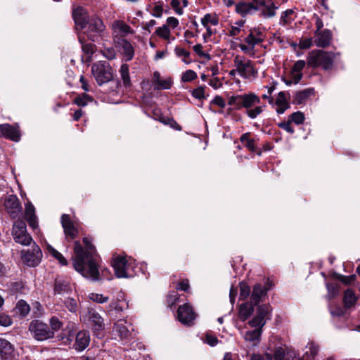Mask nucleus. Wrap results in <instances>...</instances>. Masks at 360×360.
Listing matches in <instances>:
<instances>
[{
  "mask_svg": "<svg viewBox=\"0 0 360 360\" xmlns=\"http://www.w3.org/2000/svg\"><path fill=\"white\" fill-rule=\"evenodd\" d=\"M83 242L86 250H85L80 243H75L74 252L75 258L74 267L83 276L91 278L93 281L99 279V271L96 262L93 258L92 254L96 251L95 247L91 244L88 238H84Z\"/></svg>",
  "mask_w": 360,
  "mask_h": 360,
  "instance_id": "1",
  "label": "nucleus"
},
{
  "mask_svg": "<svg viewBox=\"0 0 360 360\" xmlns=\"http://www.w3.org/2000/svg\"><path fill=\"white\" fill-rule=\"evenodd\" d=\"M229 105H234L237 110L244 108L246 115L251 119H255L260 115L265 108V105H260L259 97L254 93L231 96L229 98Z\"/></svg>",
  "mask_w": 360,
  "mask_h": 360,
  "instance_id": "2",
  "label": "nucleus"
},
{
  "mask_svg": "<svg viewBox=\"0 0 360 360\" xmlns=\"http://www.w3.org/2000/svg\"><path fill=\"white\" fill-rule=\"evenodd\" d=\"M338 53L323 50H314L309 53L307 65L312 68L322 67L325 70H331Z\"/></svg>",
  "mask_w": 360,
  "mask_h": 360,
  "instance_id": "3",
  "label": "nucleus"
},
{
  "mask_svg": "<svg viewBox=\"0 0 360 360\" xmlns=\"http://www.w3.org/2000/svg\"><path fill=\"white\" fill-rule=\"evenodd\" d=\"M28 330L32 338L37 341L42 342L53 338V331L42 321L32 320L29 324Z\"/></svg>",
  "mask_w": 360,
  "mask_h": 360,
  "instance_id": "4",
  "label": "nucleus"
},
{
  "mask_svg": "<svg viewBox=\"0 0 360 360\" xmlns=\"http://www.w3.org/2000/svg\"><path fill=\"white\" fill-rule=\"evenodd\" d=\"M84 30V34L87 38L91 41L96 42L102 39L105 31V25L100 18L92 16L89 19Z\"/></svg>",
  "mask_w": 360,
  "mask_h": 360,
  "instance_id": "5",
  "label": "nucleus"
},
{
  "mask_svg": "<svg viewBox=\"0 0 360 360\" xmlns=\"http://www.w3.org/2000/svg\"><path fill=\"white\" fill-rule=\"evenodd\" d=\"M255 314L248 321V324L253 328H262L268 320L271 318L272 308L269 304H263L257 305Z\"/></svg>",
  "mask_w": 360,
  "mask_h": 360,
  "instance_id": "6",
  "label": "nucleus"
},
{
  "mask_svg": "<svg viewBox=\"0 0 360 360\" xmlns=\"http://www.w3.org/2000/svg\"><path fill=\"white\" fill-rule=\"evenodd\" d=\"M91 72L98 85L110 82L113 77L112 68L105 62L93 64Z\"/></svg>",
  "mask_w": 360,
  "mask_h": 360,
  "instance_id": "7",
  "label": "nucleus"
},
{
  "mask_svg": "<svg viewBox=\"0 0 360 360\" xmlns=\"http://www.w3.org/2000/svg\"><path fill=\"white\" fill-rule=\"evenodd\" d=\"M237 72L243 78L256 77L257 70L254 68L252 62L244 57L236 56L233 60Z\"/></svg>",
  "mask_w": 360,
  "mask_h": 360,
  "instance_id": "8",
  "label": "nucleus"
},
{
  "mask_svg": "<svg viewBox=\"0 0 360 360\" xmlns=\"http://www.w3.org/2000/svg\"><path fill=\"white\" fill-rule=\"evenodd\" d=\"M12 233L16 243L23 245L31 243L32 238L27 232L25 222L22 220L16 221L13 226Z\"/></svg>",
  "mask_w": 360,
  "mask_h": 360,
  "instance_id": "9",
  "label": "nucleus"
},
{
  "mask_svg": "<svg viewBox=\"0 0 360 360\" xmlns=\"http://www.w3.org/2000/svg\"><path fill=\"white\" fill-rule=\"evenodd\" d=\"M176 317L179 322L185 326L193 325L194 321L196 318L193 307L188 303L180 305L176 312Z\"/></svg>",
  "mask_w": 360,
  "mask_h": 360,
  "instance_id": "10",
  "label": "nucleus"
},
{
  "mask_svg": "<svg viewBox=\"0 0 360 360\" xmlns=\"http://www.w3.org/2000/svg\"><path fill=\"white\" fill-rule=\"evenodd\" d=\"M4 205L11 218H18L22 211L21 204L15 195H8L5 197Z\"/></svg>",
  "mask_w": 360,
  "mask_h": 360,
  "instance_id": "11",
  "label": "nucleus"
},
{
  "mask_svg": "<svg viewBox=\"0 0 360 360\" xmlns=\"http://www.w3.org/2000/svg\"><path fill=\"white\" fill-rule=\"evenodd\" d=\"M112 35L114 41L125 39L124 37L128 34H132L133 30L127 24L122 20H115L112 23Z\"/></svg>",
  "mask_w": 360,
  "mask_h": 360,
  "instance_id": "12",
  "label": "nucleus"
},
{
  "mask_svg": "<svg viewBox=\"0 0 360 360\" xmlns=\"http://www.w3.org/2000/svg\"><path fill=\"white\" fill-rule=\"evenodd\" d=\"M42 252L38 245L32 246L22 255V261L29 266H37L41 262Z\"/></svg>",
  "mask_w": 360,
  "mask_h": 360,
  "instance_id": "13",
  "label": "nucleus"
},
{
  "mask_svg": "<svg viewBox=\"0 0 360 360\" xmlns=\"http://www.w3.org/2000/svg\"><path fill=\"white\" fill-rule=\"evenodd\" d=\"M127 261L124 257L117 256L113 260V268L115 275L118 278H127Z\"/></svg>",
  "mask_w": 360,
  "mask_h": 360,
  "instance_id": "14",
  "label": "nucleus"
},
{
  "mask_svg": "<svg viewBox=\"0 0 360 360\" xmlns=\"http://www.w3.org/2000/svg\"><path fill=\"white\" fill-rule=\"evenodd\" d=\"M0 134L13 141L20 140V131L18 127L9 124H0Z\"/></svg>",
  "mask_w": 360,
  "mask_h": 360,
  "instance_id": "15",
  "label": "nucleus"
},
{
  "mask_svg": "<svg viewBox=\"0 0 360 360\" xmlns=\"http://www.w3.org/2000/svg\"><path fill=\"white\" fill-rule=\"evenodd\" d=\"M269 286L262 287L261 284L257 283L253 286L252 292L250 295V302L254 305H259L262 298L266 295L267 291L270 289V283Z\"/></svg>",
  "mask_w": 360,
  "mask_h": 360,
  "instance_id": "16",
  "label": "nucleus"
},
{
  "mask_svg": "<svg viewBox=\"0 0 360 360\" xmlns=\"http://www.w3.org/2000/svg\"><path fill=\"white\" fill-rule=\"evenodd\" d=\"M315 44L321 48H326L330 44L332 39V33L330 30L326 29L319 32H315Z\"/></svg>",
  "mask_w": 360,
  "mask_h": 360,
  "instance_id": "17",
  "label": "nucleus"
},
{
  "mask_svg": "<svg viewBox=\"0 0 360 360\" xmlns=\"http://www.w3.org/2000/svg\"><path fill=\"white\" fill-rule=\"evenodd\" d=\"M117 47L120 49L122 54L126 58L127 61L131 60L134 56V50L131 44L126 39H120L115 41Z\"/></svg>",
  "mask_w": 360,
  "mask_h": 360,
  "instance_id": "18",
  "label": "nucleus"
},
{
  "mask_svg": "<svg viewBox=\"0 0 360 360\" xmlns=\"http://www.w3.org/2000/svg\"><path fill=\"white\" fill-rule=\"evenodd\" d=\"M72 16L77 26H79L82 30L86 27L89 18L87 13L83 8H75L72 12Z\"/></svg>",
  "mask_w": 360,
  "mask_h": 360,
  "instance_id": "19",
  "label": "nucleus"
},
{
  "mask_svg": "<svg viewBox=\"0 0 360 360\" xmlns=\"http://www.w3.org/2000/svg\"><path fill=\"white\" fill-rule=\"evenodd\" d=\"M257 11H258V6L252 2L241 1L236 5V11L243 17L252 14Z\"/></svg>",
  "mask_w": 360,
  "mask_h": 360,
  "instance_id": "20",
  "label": "nucleus"
},
{
  "mask_svg": "<svg viewBox=\"0 0 360 360\" xmlns=\"http://www.w3.org/2000/svg\"><path fill=\"white\" fill-rule=\"evenodd\" d=\"M61 224L64 229L65 233L71 238H75L77 233V231L68 214H63L62 215Z\"/></svg>",
  "mask_w": 360,
  "mask_h": 360,
  "instance_id": "21",
  "label": "nucleus"
},
{
  "mask_svg": "<svg viewBox=\"0 0 360 360\" xmlns=\"http://www.w3.org/2000/svg\"><path fill=\"white\" fill-rule=\"evenodd\" d=\"M90 338L87 331H79L76 336L75 347L78 351L84 350L89 344Z\"/></svg>",
  "mask_w": 360,
  "mask_h": 360,
  "instance_id": "22",
  "label": "nucleus"
},
{
  "mask_svg": "<svg viewBox=\"0 0 360 360\" xmlns=\"http://www.w3.org/2000/svg\"><path fill=\"white\" fill-rule=\"evenodd\" d=\"M153 83L156 85L155 89H169L171 88L172 82L170 79H161L160 72L155 71L153 75Z\"/></svg>",
  "mask_w": 360,
  "mask_h": 360,
  "instance_id": "23",
  "label": "nucleus"
},
{
  "mask_svg": "<svg viewBox=\"0 0 360 360\" xmlns=\"http://www.w3.org/2000/svg\"><path fill=\"white\" fill-rule=\"evenodd\" d=\"M127 322L124 320H120L115 323L113 330L114 332L119 335L120 339L124 340L128 338L130 335V331L126 326Z\"/></svg>",
  "mask_w": 360,
  "mask_h": 360,
  "instance_id": "24",
  "label": "nucleus"
},
{
  "mask_svg": "<svg viewBox=\"0 0 360 360\" xmlns=\"http://www.w3.org/2000/svg\"><path fill=\"white\" fill-rule=\"evenodd\" d=\"M13 351V345L8 340L0 338V355L2 359H8Z\"/></svg>",
  "mask_w": 360,
  "mask_h": 360,
  "instance_id": "25",
  "label": "nucleus"
},
{
  "mask_svg": "<svg viewBox=\"0 0 360 360\" xmlns=\"http://www.w3.org/2000/svg\"><path fill=\"white\" fill-rule=\"evenodd\" d=\"M275 104L278 106L276 112L278 114H283L287 109L290 108V103L286 98V94L281 91L278 94V97L275 101Z\"/></svg>",
  "mask_w": 360,
  "mask_h": 360,
  "instance_id": "26",
  "label": "nucleus"
},
{
  "mask_svg": "<svg viewBox=\"0 0 360 360\" xmlns=\"http://www.w3.org/2000/svg\"><path fill=\"white\" fill-rule=\"evenodd\" d=\"M89 319L94 324V328L95 330H101L104 328L103 319L101 316L94 309L89 311Z\"/></svg>",
  "mask_w": 360,
  "mask_h": 360,
  "instance_id": "27",
  "label": "nucleus"
},
{
  "mask_svg": "<svg viewBox=\"0 0 360 360\" xmlns=\"http://www.w3.org/2000/svg\"><path fill=\"white\" fill-rule=\"evenodd\" d=\"M254 304L245 302L240 306L238 317L242 321L247 320L254 311Z\"/></svg>",
  "mask_w": 360,
  "mask_h": 360,
  "instance_id": "28",
  "label": "nucleus"
},
{
  "mask_svg": "<svg viewBox=\"0 0 360 360\" xmlns=\"http://www.w3.org/2000/svg\"><path fill=\"white\" fill-rule=\"evenodd\" d=\"M262 333V328H255V330L247 331L244 335V338L246 341L252 343L253 345H256L259 342Z\"/></svg>",
  "mask_w": 360,
  "mask_h": 360,
  "instance_id": "29",
  "label": "nucleus"
},
{
  "mask_svg": "<svg viewBox=\"0 0 360 360\" xmlns=\"http://www.w3.org/2000/svg\"><path fill=\"white\" fill-rule=\"evenodd\" d=\"M71 290L70 283L65 281L56 279L55 282L54 291L58 294L68 293Z\"/></svg>",
  "mask_w": 360,
  "mask_h": 360,
  "instance_id": "30",
  "label": "nucleus"
},
{
  "mask_svg": "<svg viewBox=\"0 0 360 360\" xmlns=\"http://www.w3.org/2000/svg\"><path fill=\"white\" fill-rule=\"evenodd\" d=\"M314 91L312 89H306L296 93L293 102L296 104H302L304 103L312 94Z\"/></svg>",
  "mask_w": 360,
  "mask_h": 360,
  "instance_id": "31",
  "label": "nucleus"
},
{
  "mask_svg": "<svg viewBox=\"0 0 360 360\" xmlns=\"http://www.w3.org/2000/svg\"><path fill=\"white\" fill-rule=\"evenodd\" d=\"M356 300L357 297L352 289L349 288L345 291L343 301L345 307L349 308L354 306L356 304Z\"/></svg>",
  "mask_w": 360,
  "mask_h": 360,
  "instance_id": "32",
  "label": "nucleus"
},
{
  "mask_svg": "<svg viewBox=\"0 0 360 360\" xmlns=\"http://www.w3.org/2000/svg\"><path fill=\"white\" fill-rule=\"evenodd\" d=\"M271 4L269 5H266L263 6L264 8L261 12V15L265 18H273L276 15V10L278 8L275 4L272 1H270Z\"/></svg>",
  "mask_w": 360,
  "mask_h": 360,
  "instance_id": "33",
  "label": "nucleus"
},
{
  "mask_svg": "<svg viewBox=\"0 0 360 360\" xmlns=\"http://www.w3.org/2000/svg\"><path fill=\"white\" fill-rule=\"evenodd\" d=\"M120 73L123 82V84L125 86H131V80L129 76V68L127 64H122L121 65Z\"/></svg>",
  "mask_w": 360,
  "mask_h": 360,
  "instance_id": "34",
  "label": "nucleus"
},
{
  "mask_svg": "<svg viewBox=\"0 0 360 360\" xmlns=\"http://www.w3.org/2000/svg\"><path fill=\"white\" fill-rule=\"evenodd\" d=\"M15 310L21 316L25 317L29 314L30 307L25 301L20 300L16 304Z\"/></svg>",
  "mask_w": 360,
  "mask_h": 360,
  "instance_id": "35",
  "label": "nucleus"
},
{
  "mask_svg": "<svg viewBox=\"0 0 360 360\" xmlns=\"http://www.w3.org/2000/svg\"><path fill=\"white\" fill-rule=\"evenodd\" d=\"M250 134L245 133L243 134L240 137V141L244 144V146L250 151H255L256 146L254 143L253 139H250L249 138Z\"/></svg>",
  "mask_w": 360,
  "mask_h": 360,
  "instance_id": "36",
  "label": "nucleus"
},
{
  "mask_svg": "<svg viewBox=\"0 0 360 360\" xmlns=\"http://www.w3.org/2000/svg\"><path fill=\"white\" fill-rule=\"evenodd\" d=\"M175 54L178 57H183V61L187 64L191 63V60L189 59L190 52L180 46H176L174 49Z\"/></svg>",
  "mask_w": 360,
  "mask_h": 360,
  "instance_id": "37",
  "label": "nucleus"
},
{
  "mask_svg": "<svg viewBox=\"0 0 360 360\" xmlns=\"http://www.w3.org/2000/svg\"><path fill=\"white\" fill-rule=\"evenodd\" d=\"M49 324L50 329L53 331V337L55 336V333L60 330L63 326V322L56 316H53L50 319Z\"/></svg>",
  "mask_w": 360,
  "mask_h": 360,
  "instance_id": "38",
  "label": "nucleus"
},
{
  "mask_svg": "<svg viewBox=\"0 0 360 360\" xmlns=\"http://www.w3.org/2000/svg\"><path fill=\"white\" fill-rule=\"evenodd\" d=\"M92 98L86 94H82L81 96H79L75 98V103L79 106H85L88 103L92 101Z\"/></svg>",
  "mask_w": 360,
  "mask_h": 360,
  "instance_id": "39",
  "label": "nucleus"
},
{
  "mask_svg": "<svg viewBox=\"0 0 360 360\" xmlns=\"http://www.w3.org/2000/svg\"><path fill=\"white\" fill-rule=\"evenodd\" d=\"M48 250L49 253L54 257L62 265H67L68 262L66 259L63 256L61 253H60L58 251L55 250L51 246H48Z\"/></svg>",
  "mask_w": 360,
  "mask_h": 360,
  "instance_id": "40",
  "label": "nucleus"
},
{
  "mask_svg": "<svg viewBox=\"0 0 360 360\" xmlns=\"http://www.w3.org/2000/svg\"><path fill=\"white\" fill-rule=\"evenodd\" d=\"M155 34L165 39H168L170 36V30L167 25H164L162 27H159L156 29Z\"/></svg>",
  "mask_w": 360,
  "mask_h": 360,
  "instance_id": "41",
  "label": "nucleus"
},
{
  "mask_svg": "<svg viewBox=\"0 0 360 360\" xmlns=\"http://www.w3.org/2000/svg\"><path fill=\"white\" fill-rule=\"evenodd\" d=\"M65 307L71 312H76L78 309L77 301L74 298L68 297L64 300Z\"/></svg>",
  "mask_w": 360,
  "mask_h": 360,
  "instance_id": "42",
  "label": "nucleus"
},
{
  "mask_svg": "<svg viewBox=\"0 0 360 360\" xmlns=\"http://www.w3.org/2000/svg\"><path fill=\"white\" fill-rule=\"evenodd\" d=\"M79 41L82 44V48L84 53L86 55L91 56L96 50V46L92 43H84L82 39L79 37Z\"/></svg>",
  "mask_w": 360,
  "mask_h": 360,
  "instance_id": "43",
  "label": "nucleus"
},
{
  "mask_svg": "<svg viewBox=\"0 0 360 360\" xmlns=\"http://www.w3.org/2000/svg\"><path fill=\"white\" fill-rule=\"evenodd\" d=\"M304 120V115L302 112L297 111L290 115L289 121L296 124H302Z\"/></svg>",
  "mask_w": 360,
  "mask_h": 360,
  "instance_id": "44",
  "label": "nucleus"
},
{
  "mask_svg": "<svg viewBox=\"0 0 360 360\" xmlns=\"http://www.w3.org/2000/svg\"><path fill=\"white\" fill-rule=\"evenodd\" d=\"M327 290H328L327 298L328 300L333 299L339 293L338 287L335 284H327Z\"/></svg>",
  "mask_w": 360,
  "mask_h": 360,
  "instance_id": "45",
  "label": "nucleus"
},
{
  "mask_svg": "<svg viewBox=\"0 0 360 360\" xmlns=\"http://www.w3.org/2000/svg\"><path fill=\"white\" fill-rule=\"evenodd\" d=\"M250 288L249 285L245 282H241L240 283V298L245 300L250 295Z\"/></svg>",
  "mask_w": 360,
  "mask_h": 360,
  "instance_id": "46",
  "label": "nucleus"
},
{
  "mask_svg": "<svg viewBox=\"0 0 360 360\" xmlns=\"http://www.w3.org/2000/svg\"><path fill=\"white\" fill-rule=\"evenodd\" d=\"M219 21L217 18L212 17L211 14H206L204 15V17L201 19V23L204 27H207L208 23H211L213 25H217L218 24Z\"/></svg>",
  "mask_w": 360,
  "mask_h": 360,
  "instance_id": "47",
  "label": "nucleus"
},
{
  "mask_svg": "<svg viewBox=\"0 0 360 360\" xmlns=\"http://www.w3.org/2000/svg\"><path fill=\"white\" fill-rule=\"evenodd\" d=\"M89 299L97 303H105L109 300V297L104 296L102 294L98 293H91L89 295Z\"/></svg>",
  "mask_w": 360,
  "mask_h": 360,
  "instance_id": "48",
  "label": "nucleus"
},
{
  "mask_svg": "<svg viewBox=\"0 0 360 360\" xmlns=\"http://www.w3.org/2000/svg\"><path fill=\"white\" fill-rule=\"evenodd\" d=\"M197 78V74L192 70H186L181 77V79L184 82H188Z\"/></svg>",
  "mask_w": 360,
  "mask_h": 360,
  "instance_id": "49",
  "label": "nucleus"
},
{
  "mask_svg": "<svg viewBox=\"0 0 360 360\" xmlns=\"http://www.w3.org/2000/svg\"><path fill=\"white\" fill-rule=\"evenodd\" d=\"M245 41L248 44L249 46L254 47L256 44L261 41V39L256 37L252 32H250L245 39Z\"/></svg>",
  "mask_w": 360,
  "mask_h": 360,
  "instance_id": "50",
  "label": "nucleus"
},
{
  "mask_svg": "<svg viewBox=\"0 0 360 360\" xmlns=\"http://www.w3.org/2000/svg\"><path fill=\"white\" fill-rule=\"evenodd\" d=\"M192 95L197 99H203L205 98V87L199 86L197 89H195L192 91Z\"/></svg>",
  "mask_w": 360,
  "mask_h": 360,
  "instance_id": "51",
  "label": "nucleus"
},
{
  "mask_svg": "<svg viewBox=\"0 0 360 360\" xmlns=\"http://www.w3.org/2000/svg\"><path fill=\"white\" fill-rule=\"evenodd\" d=\"M179 295L175 292L169 293L167 296V304L169 307H173L179 300Z\"/></svg>",
  "mask_w": 360,
  "mask_h": 360,
  "instance_id": "52",
  "label": "nucleus"
},
{
  "mask_svg": "<svg viewBox=\"0 0 360 360\" xmlns=\"http://www.w3.org/2000/svg\"><path fill=\"white\" fill-rule=\"evenodd\" d=\"M12 323L11 317L5 314H0V326H9Z\"/></svg>",
  "mask_w": 360,
  "mask_h": 360,
  "instance_id": "53",
  "label": "nucleus"
},
{
  "mask_svg": "<svg viewBox=\"0 0 360 360\" xmlns=\"http://www.w3.org/2000/svg\"><path fill=\"white\" fill-rule=\"evenodd\" d=\"M293 13V11L292 9H288L285 11L283 12L281 17V24L287 25L290 22L288 17Z\"/></svg>",
  "mask_w": 360,
  "mask_h": 360,
  "instance_id": "54",
  "label": "nucleus"
},
{
  "mask_svg": "<svg viewBox=\"0 0 360 360\" xmlns=\"http://www.w3.org/2000/svg\"><path fill=\"white\" fill-rule=\"evenodd\" d=\"M163 11L162 5L160 2H158L153 8L151 15L156 18H160Z\"/></svg>",
  "mask_w": 360,
  "mask_h": 360,
  "instance_id": "55",
  "label": "nucleus"
},
{
  "mask_svg": "<svg viewBox=\"0 0 360 360\" xmlns=\"http://www.w3.org/2000/svg\"><path fill=\"white\" fill-rule=\"evenodd\" d=\"M157 24L155 20H150L149 22H142L141 28L148 33L151 32V29Z\"/></svg>",
  "mask_w": 360,
  "mask_h": 360,
  "instance_id": "56",
  "label": "nucleus"
},
{
  "mask_svg": "<svg viewBox=\"0 0 360 360\" xmlns=\"http://www.w3.org/2000/svg\"><path fill=\"white\" fill-rule=\"evenodd\" d=\"M285 351L282 347H278L274 352L273 360H284Z\"/></svg>",
  "mask_w": 360,
  "mask_h": 360,
  "instance_id": "57",
  "label": "nucleus"
},
{
  "mask_svg": "<svg viewBox=\"0 0 360 360\" xmlns=\"http://www.w3.org/2000/svg\"><path fill=\"white\" fill-rule=\"evenodd\" d=\"M36 217L34 207L28 202L25 205V217Z\"/></svg>",
  "mask_w": 360,
  "mask_h": 360,
  "instance_id": "58",
  "label": "nucleus"
},
{
  "mask_svg": "<svg viewBox=\"0 0 360 360\" xmlns=\"http://www.w3.org/2000/svg\"><path fill=\"white\" fill-rule=\"evenodd\" d=\"M181 4V0H172L170 3L172 8L179 15L183 14V9L180 7Z\"/></svg>",
  "mask_w": 360,
  "mask_h": 360,
  "instance_id": "59",
  "label": "nucleus"
},
{
  "mask_svg": "<svg viewBox=\"0 0 360 360\" xmlns=\"http://www.w3.org/2000/svg\"><path fill=\"white\" fill-rule=\"evenodd\" d=\"M250 360H273V356L269 353H265L264 355L253 354Z\"/></svg>",
  "mask_w": 360,
  "mask_h": 360,
  "instance_id": "60",
  "label": "nucleus"
},
{
  "mask_svg": "<svg viewBox=\"0 0 360 360\" xmlns=\"http://www.w3.org/2000/svg\"><path fill=\"white\" fill-rule=\"evenodd\" d=\"M279 127L282 128L283 129L285 130L290 134L294 133V129L291 127V122L288 120V122H283L278 124Z\"/></svg>",
  "mask_w": 360,
  "mask_h": 360,
  "instance_id": "61",
  "label": "nucleus"
},
{
  "mask_svg": "<svg viewBox=\"0 0 360 360\" xmlns=\"http://www.w3.org/2000/svg\"><path fill=\"white\" fill-rule=\"evenodd\" d=\"M305 61L303 60H297L293 65L292 70L294 72H301L305 66Z\"/></svg>",
  "mask_w": 360,
  "mask_h": 360,
  "instance_id": "62",
  "label": "nucleus"
},
{
  "mask_svg": "<svg viewBox=\"0 0 360 360\" xmlns=\"http://www.w3.org/2000/svg\"><path fill=\"white\" fill-rule=\"evenodd\" d=\"M211 103L215 104L222 108L226 105L224 100L220 96H216L212 101Z\"/></svg>",
  "mask_w": 360,
  "mask_h": 360,
  "instance_id": "63",
  "label": "nucleus"
},
{
  "mask_svg": "<svg viewBox=\"0 0 360 360\" xmlns=\"http://www.w3.org/2000/svg\"><path fill=\"white\" fill-rule=\"evenodd\" d=\"M205 341L212 347L215 346L218 343V340L216 337L208 334L205 336Z\"/></svg>",
  "mask_w": 360,
  "mask_h": 360,
  "instance_id": "64",
  "label": "nucleus"
}]
</instances>
